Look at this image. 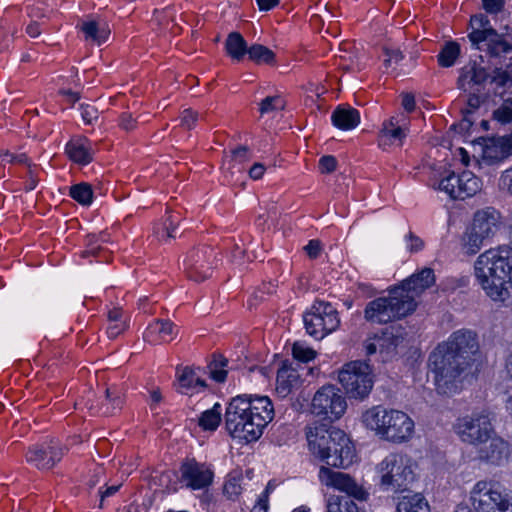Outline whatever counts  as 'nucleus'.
<instances>
[{
  "mask_svg": "<svg viewBox=\"0 0 512 512\" xmlns=\"http://www.w3.org/2000/svg\"><path fill=\"white\" fill-rule=\"evenodd\" d=\"M175 334V325L168 319H157L148 325L144 340L150 343L167 342Z\"/></svg>",
  "mask_w": 512,
  "mask_h": 512,
  "instance_id": "obj_26",
  "label": "nucleus"
},
{
  "mask_svg": "<svg viewBox=\"0 0 512 512\" xmlns=\"http://www.w3.org/2000/svg\"><path fill=\"white\" fill-rule=\"evenodd\" d=\"M316 351L303 342H295L292 346V355L300 362L307 363L316 357Z\"/></svg>",
  "mask_w": 512,
  "mask_h": 512,
  "instance_id": "obj_46",
  "label": "nucleus"
},
{
  "mask_svg": "<svg viewBox=\"0 0 512 512\" xmlns=\"http://www.w3.org/2000/svg\"><path fill=\"white\" fill-rule=\"evenodd\" d=\"M228 365V359L223 355L214 354L213 360L209 364L210 377L216 382L222 383L226 380L227 370L225 367Z\"/></svg>",
  "mask_w": 512,
  "mask_h": 512,
  "instance_id": "obj_41",
  "label": "nucleus"
},
{
  "mask_svg": "<svg viewBox=\"0 0 512 512\" xmlns=\"http://www.w3.org/2000/svg\"><path fill=\"white\" fill-rule=\"evenodd\" d=\"M306 332L317 340L335 331L340 324L338 311L329 302L317 300L311 309L304 313Z\"/></svg>",
  "mask_w": 512,
  "mask_h": 512,
  "instance_id": "obj_10",
  "label": "nucleus"
},
{
  "mask_svg": "<svg viewBox=\"0 0 512 512\" xmlns=\"http://www.w3.org/2000/svg\"><path fill=\"white\" fill-rule=\"evenodd\" d=\"M435 282L434 271L423 268L388 290V296L367 303L364 318L373 324H387L412 314L417 307L416 298Z\"/></svg>",
  "mask_w": 512,
  "mask_h": 512,
  "instance_id": "obj_1",
  "label": "nucleus"
},
{
  "mask_svg": "<svg viewBox=\"0 0 512 512\" xmlns=\"http://www.w3.org/2000/svg\"><path fill=\"white\" fill-rule=\"evenodd\" d=\"M347 403L341 391L334 385L321 387L314 395L311 413L322 417L327 423L338 420L346 411Z\"/></svg>",
  "mask_w": 512,
  "mask_h": 512,
  "instance_id": "obj_13",
  "label": "nucleus"
},
{
  "mask_svg": "<svg viewBox=\"0 0 512 512\" xmlns=\"http://www.w3.org/2000/svg\"><path fill=\"white\" fill-rule=\"evenodd\" d=\"M249 407L246 395H238L230 400L224 414L225 428L229 435L244 443L256 441L262 435V430L252 426L256 422Z\"/></svg>",
  "mask_w": 512,
  "mask_h": 512,
  "instance_id": "obj_7",
  "label": "nucleus"
},
{
  "mask_svg": "<svg viewBox=\"0 0 512 512\" xmlns=\"http://www.w3.org/2000/svg\"><path fill=\"white\" fill-rule=\"evenodd\" d=\"M455 430L462 441L474 445L489 440L494 431L489 415L484 412L459 418Z\"/></svg>",
  "mask_w": 512,
  "mask_h": 512,
  "instance_id": "obj_14",
  "label": "nucleus"
},
{
  "mask_svg": "<svg viewBox=\"0 0 512 512\" xmlns=\"http://www.w3.org/2000/svg\"><path fill=\"white\" fill-rule=\"evenodd\" d=\"M501 185L512 195V168L505 170L500 178Z\"/></svg>",
  "mask_w": 512,
  "mask_h": 512,
  "instance_id": "obj_58",
  "label": "nucleus"
},
{
  "mask_svg": "<svg viewBox=\"0 0 512 512\" xmlns=\"http://www.w3.org/2000/svg\"><path fill=\"white\" fill-rule=\"evenodd\" d=\"M304 250L310 258L315 259L320 254L321 242L315 239L310 240L309 243L304 247Z\"/></svg>",
  "mask_w": 512,
  "mask_h": 512,
  "instance_id": "obj_55",
  "label": "nucleus"
},
{
  "mask_svg": "<svg viewBox=\"0 0 512 512\" xmlns=\"http://www.w3.org/2000/svg\"><path fill=\"white\" fill-rule=\"evenodd\" d=\"M199 113L192 109H185L181 116V126L186 129H192L196 121L199 119Z\"/></svg>",
  "mask_w": 512,
  "mask_h": 512,
  "instance_id": "obj_49",
  "label": "nucleus"
},
{
  "mask_svg": "<svg viewBox=\"0 0 512 512\" xmlns=\"http://www.w3.org/2000/svg\"><path fill=\"white\" fill-rule=\"evenodd\" d=\"M122 405L123 399L120 395V392L115 388H106L105 400L102 402L99 408L100 412L106 416L113 415L117 410L122 408Z\"/></svg>",
  "mask_w": 512,
  "mask_h": 512,
  "instance_id": "obj_36",
  "label": "nucleus"
},
{
  "mask_svg": "<svg viewBox=\"0 0 512 512\" xmlns=\"http://www.w3.org/2000/svg\"><path fill=\"white\" fill-rule=\"evenodd\" d=\"M215 260L213 249L203 246L188 254L183 261V268L189 279L201 282L211 276Z\"/></svg>",
  "mask_w": 512,
  "mask_h": 512,
  "instance_id": "obj_16",
  "label": "nucleus"
},
{
  "mask_svg": "<svg viewBox=\"0 0 512 512\" xmlns=\"http://www.w3.org/2000/svg\"><path fill=\"white\" fill-rule=\"evenodd\" d=\"M402 106L408 113L412 112L415 109L414 95L410 93L402 94Z\"/></svg>",
  "mask_w": 512,
  "mask_h": 512,
  "instance_id": "obj_59",
  "label": "nucleus"
},
{
  "mask_svg": "<svg viewBox=\"0 0 512 512\" xmlns=\"http://www.w3.org/2000/svg\"><path fill=\"white\" fill-rule=\"evenodd\" d=\"M306 431L310 450L328 466L345 469L353 463L355 449L342 430L328 423L313 422Z\"/></svg>",
  "mask_w": 512,
  "mask_h": 512,
  "instance_id": "obj_3",
  "label": "nucleus"
},
{
  "mask_svg": "<svg viewBox=\"0 0 512 512\" xmlns=\"http://www.w3.org/2000/svg\"><path fill=\"white\" fill-rule=\"evenodd\" d=\"M181 481L186 487L200 490L208 487L213 481V472L195 459L186 460L180 467Z\"/></svg>",
  "mask_w": 512,
  "mask_h": 512,
  "instance_id": "obj_20",
  "label": "nucleus"
},
{
  "mask_svg": "<svg viewBox=\"0 0 512 512\" xmlns=\"http://www.w3.org/2000/svg\"><path fill=\"white\" fill-rule=\"evenodd\" d=\"M268 501L263 497H259L257 503L251 509V512H267Z\"/></svg>",
  "mask_w": 512,
  "mask_h": 512,
  "instance_id": "obj_62",
  "label": "nucleus"
},
{
  "mask_svg": "<svg viewBox=\"0 0 512 512\" xmlns=\"http://www.w3.org/2000/svg\"><path fill=\"white\" fill-rule=\"evenodd\" d=\"M318 476L322 484L345 492V496L353 497L360 501L366 499V491L346 473L333 471L328 467L322 466Z\"/></svg>",
  "mask_w": 512,
  "mask_h": 512,
  "instance_id": "obj_19",
  "label": "nucleus"
},
{
  "mask_svg": "<svg viewBox=\"0 0 512 512\" xmlns=\"http://www.w3.org/2000/svg\"><path fill=\"white\" fill-rule=\"evenodd\" d=\"M407 239L408 241H410L408 248L411 252H418L424 246L423 241L418 236L414 235L412 232L408 234Z\"/></svg>",
  "mask_w": 512,
  "mask_h": 512,
  "instance_id": "obj_56",
  "label": "nucleus"
},
{
  "mask_svg": "<svg viewBox=\"0 0 512 512\" xmlns=\"http://www.w3.org/2000/svg\"><path fill=\"white\" fill-rule=\"evenodd\" d=\"M442 350L459 356L468 363L474 361L475 354L479 351L477 335L471 330L461 329L449 337L447 342L439 344Z\"/></svg>",
  "mask_w": 512,
  "mask_h": 512,
  "instance_id": "obj_17",
  "label": "nucleus"
},
{
  "mask_svg": "<svg viewBox=\"0 0 512 512\" xmlns=\"http://www.w3.org/2000/svg\"><path fill=\"white\" fill-rule=\"evenodd\" d=\"M511 155L512 134L488 139L483 148L482 160L487 165H492L507 159Z\"/></svg>",
  "mask_w": 512,
  "mask_h": 512,
  "instance_id": "obj_22",
  "label": "nucleus"
},
{
  "mask_svg": "<svg viewBox=\"0 0 512 512\" xmlns=\"http://www.w3.org/2000/svg\"><path fill=\"white\" fill-rule=\"evenodd\" d=\"M385 60L384 64L386 67L397 65L402 59L403 54L399 49L384 48Z\"/></svg>",
  "mask_w": 512,
  "mask_h": 512,
  "instance_id": "obj_48",
  "label": "nucleus"
},
{
  "mask_svg": "<svg viewBox=\"0 0 512 512\" xmlns=\"http://www.w3.org/2000/svg\"><path fill=\"white\" fill-rule=\"evenodd\" d=\"M404 342V333L401 327L386 328L378 336L380 354L384 360L391 359L397 354V348Z\"/></svg>",
  "mask_w": 512,
  "mask_h": 512,
  "instance_id": "obj_24",
  "label": "nucleus"
},
{
  "mask_svg": "<svg viewBox=\"0 0 512 512\" xmlns=\"http://www.w3.org/2000/svg\"><path fill=\"white\" fill-rule=\"evenodd\" d=\"M482 181L470 171L461 174L449 173L439 183V190L447 193L452 199L464 200L481 190Z\"/></svg>",
  "mask_w": 512,
  "mask_h": 512,
  "instance_id": "obj_15",
  "label": "nucleus"
},
{
  "mask_svg": "<svg viewBox=\"0 0 512 512\" xmlns=\"http://www.w3.org/2000/svg\"><path fill=\"white\" fill-rule=\"evenodd\" d=\"M65 151L69 158L80 165H87L93 160L94 151L85 137H78L66 144Z\"/></svg>",
  "mask_w": 512,
  "mask_h": 512,
  "instance_id": "obj_25",
  "label": "nucleus"
},
{
  "mask_svg": "<svg viewBox=\"0 0 512 512\" xmlns=\"http://www.w3.org/2000/svg\"><path fill=\"white\" fill-rule=\"evenodd\" d=\"M246 402L250 406V414L256 422L252 426L263 431L274 418V408L271 400L267 396L246 395Z\"/></svg>",
  "mask_w": 512,
  "mask_h": 512,
  "instance_id": "obj_23",
  "label": "nucleus"
},
{
  "mask_svg": "<svg viewBox=\"0 0 512 512\" xmlns=\"http://www.w3.org/2000/svg\"><path fill=\"white\" fill-rule=\"evenodd\" d=\"M352 498L349 496H330L327 503V512H360Z\"/></svg>",
  "mask_w": 512,
  "mask_h": 512,
  "instance_id": "obj_37",
  "label": "nucleus"
},
{
  "mask_svg": "<svg viewBox=\"0 0 512 512\" xmlns=\"http://www.w3.org/2000/svg\"><path fill=\"white\" fill-rule=\"evenodd\" d=\"M486 46V51L494 57L512 51V43L507 41L504 35L499 34L496 30L488 31V35L481 38V46Z\"/></svg>",
  "mask_w": 512,
  "mask_h": 512,
  "instance_id": "obj_29",
  "label": "nucleus"
},
{
  "mask_svg": "<svg viewBox=\"0 0 512 512\" xmlns=\"http://www.w3.org/2000/svg\"><path fill=\"white\" fill-rule=\"evenodd\" d=\"M338 380L346 393L353 398H364L373 386L371 367L362 361L347 363L339 372Z\"/></svg>",
  "mask_w": 512,
  "mask_h": 512,
  "instance_id": "obj_12",
  "label": "nucleus"
},
{
  "mask_svg": "<svg viewBox=\"0 0 512 512\" xmlns=\"http://www.w3.org/2000/svg\"><path fill=\"white\" fill-rule=\"evenodd\" d=\"M470 26L472 31L468 34L469 40L477 49H482L481 38L488 35V31L495 29L491 25L488 16L483 13L473 15L470 19Z\"/></svg>",
  "mask_w": 512,
  "mask_h": 512,
  "instance_id": "obj_28",
  "label": "nucleus"
},
{
  "mask_svg": "<svg viewBox=\"0 0 512 512\" xmlns=\"http://www.w3.org/2000/svg\"><path fill=\"white\" fill-rule=\"evenodd\" d=\"M429 365L438 393L452 395L460 391L462 374L471 364L437 346L429 356Z\"/></svg>",
  "mask_w": 512,
  "mask_h": 512,
  "instance_id": "obj_5",
  "label": "nucleus"
},
{
  "mask_svg": "<svg viewBox=\"0 0 512 512\" xmlns=\"http://www.w3.org/2000/svg\"><path fill=\"white\" fill-rule=\"evenodd\" d=\"M225 49L227 54L236 61H241L249 48L243 36L238 32H231L226 38Z\"/></svg>",
  "mask_w": 512,
  "mask_h": 512,
  "instance_id": "obj_34",
  "label": "nucleus"
},
{
  "mask_svg": "<svg viewBox=\"0 0 512 512\" xmlns=\"http://www.w3.org/2000/svg\"><path fill=\"white\" fill-rule=\"evenodd\" d=\"M250 158L251 154L247 146L241 145L231 151V160L236 163H244L250 160Z\"/></svg>",
  "mask_w": 512,
  "mask_h": 512,
  "instance_id": "obj_50",
  "label": "nucleus"
},
{
  "mask_svg": "<svg viewBox=\"0 0 512 512\" xmlns=\"http://www.w3.org/2000/svg\"><path fill=\"white\" fill-rule=\"evenodd\" d=\"M460 52V45L457 42H446L437 56L439 65L445 68L453 66L460 56Z\"/></svg>",
  "mask_w": 512,
  "mask_h": 512,
  "instance_id": "obj_38",
  "label": "nucleus"
},
{
  "mask_svg": "<svg viewBox=\"0 0 512 512\" xmlns=\"http://www.w3.org/2000/svg\"><path fill=\"white\" fill-rule=\"evenodd\" d=\"M265 170L266 168L262 163H254L249 169V176L254 180H258L263 176Z\"/></svg>",
  "mask_w": 512,
  "mask_h": 512,
  "instance_id": "obj_60",
  "label": "nucleus"
},
{
  "mask_svg": "<svg viewBox=\"0 0 512 512\" xmlns=\"http://www.w3.org/2000/svg\"><path fill=\"white\" fill-rule=\"evenodd\" d=\"M365 350L367 355L375 354L377 351L380 352V346H378V336L374 338L373 342H369L366 344Z\"/></svg>",
  "mask_w": 512,
  "mask_h": 512,
  "instance_id": "obj_64",
  "label": "nucleus"
},
{
  "mask_svg": "<svg viewBox=\"0 0 512 512\" xmlns=\"http://www.w3.org/2000/svg\"><path fill=\"white\" fill-rule=\"evenodd\" d=\"M1 157H2L3 160H5L6 158H9L8 162H10V163L26 164L27 161H28V158H27L26 154H24V153L18 154V155H14V154H11L9 151H4L1 154Z\"/></svg>",
  "mask_w": 512,
  "mask_h": 512,
  "instance_id": "obj_57",
  "label": "nucleus"
},
{
  "mask_svg": "<svg viewBox=\"0 0 512 512\" xmlns=\"http://www.w3.org/2000/svg\"><path fill=\"white\" fill-rule=\"evenodd\" d=\"M490 83H494L498 88L509 87L512 85V74L502 67H495L490 73Z\"/></svg>",
  "mask_w": 512,
  "mask_h": 512,
  "instance_id": "obj_45",
  "label": "nucleus"
},
{
  "mask_svg": "<svg viewBox=\"0 0 512 512\" xmlns=\"http://www.w3.org/2000/svg\"><path fill=\"white\" fill-rule=\"evenodd\" d=\"M70 196L81 205H89L92 202V188L87 183H80L70 187Z\"/></svg>",
  "mask_w": 512,
  "mask_h": 512,
  "instance_id": "obj_43",
  "label": "nucleus"
},
{
  "mask_svg": "<svg viewBox=\"0 0 512 512\" xmlns=\"http://www.w3.org/2000/svg\"><path fill=\"white\" fill-rule=\"evenodd\" d=\"M380 486L384 491L404 492L415 480L411 459L403 454L391 453L379 464Z\"/></svg>",
  "mask_w": 512,
  "mask_h": 512,
  "instance_id": "obj_8",
  "label": "nucleus"
},
{
  "mask_svg": "<svg viewBox=\"0 0 512 512\" xmlns=\"http://www.w3.org/2000/svg\"><path fill=\"white\" fill-rule=\"evenodd\" d=\"M408 133V119L402 115L393 116L382 124L378 135V144L385 149L387 146H401Z\"/></svg>",
  "mask_w": 512,
  "mask_h": 512,
  "instance_id": "obj_21",
  "label": "nucleus"
},
{
  "mask_svg": "<svg viewBox=\"0 0 512 512\" xmlns=\"http://www.w3.org/2000/svg\"><path fill=\"white\" fill-rule=\"evenodd\" d=\"M475 276L486 295L504 302L512 289V249L508 246L492 248L478 256L474 264Z\"/></svg>",
  "mask_w": 512,
  "mask_h": 512,
  "instance_id": "obj_2",
  "label": "nucleus"
},
{
  "mask_svg": "<svg viewBox=\"0 0 512 512\" xmlns=\"http://www.w3.org/2000/svg\"><path fill=\"white\" fill-rule=\"evenodd\" d=\"M397 512H430V507L425 498L416 493L403 496L397 504Z\"/></svg>",
  "mask_w": 512,
  "mask_h": 512,
  "instance_id": "obj_35",
  "label": "nucleus"
},
{
  "mask_svg": "<svg viewBox=\"0 0 512 512\" xmlns=\"http://www.w3.org/2000/svg\"><path fill=\"white\" fill-rule=\"evenodd\" d=\"M332 123L341 130L354 129L360 123L359 111L349 105H339L331 115Z\"/></svg>",
  "mask_w": 512,
  "mask_h": 512,
  "instance_id": "obj_27",
  "label": "nucleus"
},
{
  "mask_svg": "<svg viewBox=\"0 0 512 512\" xmlns=\"http://www.w3.org/2000/svg\"><path fill=\"white\" fill-rule=\"evenodd\" d=\"M482 5L488 14L495 15L503 11L505 0H482Z\"/></svg>",
  "mask_w": 512,
  "mask_h": 512,
  "instance_id": "obj_51",
  "label": "nucleus"
},
{
  "mask_svg": "<svg viewBox=\"0 0 512 512\" xmlns=\"http://www.w3.org/2000/svg\"><path fill=\"white\" fill-rule=\"evenodd\" d=\"M221 416V406L216 403L211 409L202 412L198 424L204 430L214 431L221 422Z\"/></svg>",
  "mask_w": 512,
  "mask_h": 512,
  "instance_id": "obj_39",
  "label": "nucleus"
},
{
  "mask_svg": "<svg viewBox=\"0 0 512 512\" xmlns=\"http://www.w3.org/2000/svg\"><path fill=\"white\" fill-rule=\"evenodd\" d=\"M260 10L268 11L278 5L279 0H256Z\"/></svg>",
  "mask_w": 512,
  "mask_h": 512,
  "instance_id": "obj_63",
  "label": "nucleus"
},
{
  "mask_svg": "<svg viewBox=\"0 0 512 512\" xmlns=\"http://www.w3.org/2000/svg\"><path fill=\"white\" fill-rule=\"evenodd\" d=\"M470 500L475 512H512L508 495L491 482H477L470 493Z\"/></svg>",
  "mask_w": 512,
  "mask_h": 512,
  "instance_id": "obj_11",
  "label": "nucleus"
},
{
  "mask_svg": "<svg viewBox=\"0 0 512 512\" xmlns=\"http://www.w3.org/2000/svg\"><path fill=\"white\" fill-rule=\"evenodd\" d=\"M489 446L481 451V458L486 459L492 464L499 465L505 460L509 453V445L501 438H490Z\"/></svg>",
  "mask_w": 512,
  "mask_h": 512,
  "instance_id": "obj_32",
  "label": "nucleus"
},
{
  "mask_svg": "<svg viewBox=\"0 0 512 512\" xmlns=\"http://www.w3.org/2000/svg\"><path fill=\"white\" fill-rule=\"evenodd\" d=\"M249 59L257 64H272L275 61V54L268 47L261 44H254L248 50Z\"/></svg>",
  "mask_w": 512,
  "mask_h": 512,
  "instance_id": "obj_40",
  "label": "nucleus"
},
{
  "mask_svg": "<svg viewBox=\"0 0 512 512\" xmlns=\"http://www.w3.org/2000/svg\"><path fill=\"white\" fill-rule=\"evenodd\" d=\"M241 485L236 477L229 478L224 485V493L231 499L237 497L241 493Z\"/></svg>",
  "mask_w": 512,
  "mask_h": 512,
  "instance_id": "obj_47",
  "label": "nucleus"
},
{
  "mask_svg": "<svg viewBox=\"0 0 512 512\" xmlns=\"http://www.w3.org/2000/svg\"><path fill=\"white\" fill-rule=\"evenodd\" d=\"M65 451V447L51 441L49 443L36 444L29 447L25 457L26 461L36 468L40 470H50L60 462Z\"/></svg>",
  "mask_w": 512,
  "mask_h": 512,
  "instance_id": "obj_18",
  "label": "nucleus"
},
{
  "mask_svg": "<svg viewBox=\"0 0 512 512\" xmlns=\"http://www.w3.org/2000/svg\"><path fill=\"white\" fill-rule=\"evenodd\" d=\"M492 119L500 125L512 123V97L503 100L501 105L493 111Z\"/></svg>",
  "mask_w": 512,
  "mask_h": 512,
  "instance_id": "obj_42",
  "label": "nucleus"
},
{
  "mask_svg": "<svg viewBox=\"0 0 512 512\" xmlns=\"http://www.w3.org/2000/svg\"><path fill=\"white\" fill-rule=\"evenodd\" d=\"M136 123L137 119H134L131 113L124 112L120 115L119 124L124 130H133L136 126Z\"/></svg>",
  "mask_w": 512,
  "mask_h": 512,
  "instance_id": "obj_54",
  "label": "nucleus"
},
{
  "mask_svg": "<svg viewBox=\"0 0 512 512\" xmlns=\"http://www.w3.org/2000/svg\"><path fill=\"white\" fill-rule=\"evenodd\" d=\"M125 329V324L122 322H113L107 329L109 338H116Z\"/></svg>",
  "mask_w": 512,
  "mask_h": 512,
  "instance_id": "obj_61",
  "label": "nucleus"
},
{
  "mask_svg": "<svg viewBox=\"0 0 512 512\" xmlns=\"http://www.w3.org/2000/svg\"><path fill=\"white\" fill-rule=\"evenodd\" d=\"M489 78L488 70L476 61L470 62L460 69L457 88L467 94L468 108L463 111V125L466 128L472 125V122L468 119V114H472L489 99V93L486 89Z\"/></svg>",
  "mask_w": 512,
  "mask_h": 512,
  "instance_id": "obj_6",
  "label": "nucleus"
},
{
  "mask_svg": "<svg viewBox=\"0 0 512 512\" xmlns=\"http://www.w3.org/2000/svg\"><path fill=\"white\" fill-rule=\"evenodd\" d=\"M199 370V368L185 367L182 371H177L178 382L182 393L188 394V390L192 389L201 391L207 387L205 380L198 374Z\"/></svg>",
  "mask_w": 512,
  "mask_h": 512,
  "instance_id": "obj_31",
  "label": "nucleus"
},
{
  "mask_svg": "<svg viewBox=\"0 0 512 512\" xmlns=\"http://www.w3.org/2000/svg\"><path fill=\"white\" fill-rule=\"evenodd\" d=\"M337 160L334 156H323L319 160V167L322 173H331L336 169Z\"/></svg>",
  "mask_w": 512,
  "mask_h": 512,
  "instance_id": "obj_53",
  "label": "nucleus"
},
{
  "mask_svg": "<svg viewBox=\"0 0 512 512\" xmlns=\"http://www.w3.org/2000/svg\"><path fill=\"white\" fill-rule=\"evenodd\" d=\"M500 214L493 208L477 211L471 227L465 234L464 249L466 254L474 255L493 237L499 229Z\"/></svg>",
  "mask_w": 512,
  "mask_h": 512,
  "instance_id": "obj_9",
  "label": "nucleus"
},
{
  "mask_svg": "<svg viewBox=\"0 0 512 512\" xmlns=\"http://www.w3.org/2000/svg\"><path fill=\"white\" fill-rule=\"evenodd\" d=\"M80 30L84 33L86 40H91L98 45L104 43L110 35V29L103 21H83Z\"/></svg>",
  "mask_w": 512,
  "mask_h": 512,
  "instance_id": "obj_30",
  "label": "nucleus"
},
{
  "mask_svg": "<svg viewBox=\"0 0 512 512\" xmlns=\"http://www.w3.org/2000/svg\"><path fill=\"white\" fill-rule=\"evenodd\" d=\"M299 378L297 371L284 363L277 372V391L283 395L288 394L298 385Z\"/></svg>",
  "mask_w": 512,
  "mask_h": 512,
  "instance_id": "obj_33",
  "label": "nucleus"
},
{
  "mask_svg": "<svg viewBox=\"0 0 512 512\" xmlns=\"http://www.w3.org/2000/svg\"><path fill=\"white\" fill-rule=\"evenodd\" d=\"M81 117L86 124H92L99 117L98 109L92 105H81Z\"/></svg>",
  "mask_w": 512,
  "mask_h": 512,
  "instance_id": "obj_52",
  "label": "nucleus"
},
{
  "mask_svg": "<svg viewBox=\"0 0 512 512\" xmlns=\"http://www.w3.org/2000/svg\"><path fill=\"white\" fill-rule=\"evenodd\" d=\"M363 423L381 439L402 443L414 432L413 420L403 411L376 406L363 414Z\"/></svg>",
  "mask_w": 512,
  "mask_h": 512,
  "instance_id": "obj_4",
  "label": "nucleus"
},
{
  "mask_svg": "<svg viewBox=\"0 0 512 512\" xmlns=\"http://www.w3.org/2000/svg\"><path fill=\"white\" fill-rule=\"evenodd\" d=\"M286 106L285 100L280 95L268 96L259 104L261 115L283 110Z\"/></svg>",
  "mask_w": 512,
  "mask_h": 512,
  "instance_id": "obj_44",
  "label": "nucleus"
}]
</instances>
